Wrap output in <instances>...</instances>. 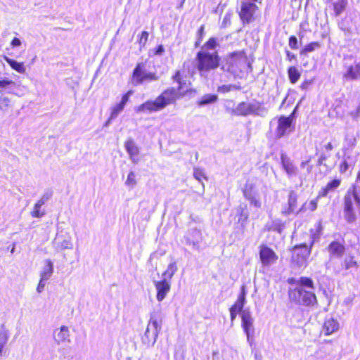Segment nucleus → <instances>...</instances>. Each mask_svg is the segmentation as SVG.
<instances>
[{"mask_svg": "<svg viewBox=\"0 0 360 360\" xmlns=\"http://www.w3.org/2000/svg\"><path fill=\"white\" fill-rule=\"evenodd\" d=\"M172 78L179 83L177 89L169 88L165 90L155 101H148L136 107L135 108L136 112L137 113L158 112L167 105L174 103L179 97V91L182 89L179 71H177Z\"/></svg>", "mask_w": 360, "mask_h": 360, "instance_id": "1", "label": "nucleus"}, {"mask_svg": "<svg viewBox=\"0 0 360 360\" xmlns=\"http://www.w3.org/2000/svg\"><path fill=\"white\" fill-rule=\"evenodd\" d=\"M359 188L354 184L349 188L344 197L343 216L347 222L354 223L357 216L360 215Z\"/></svg>", "mask_w": 360, "mask_h": 360, "instance_id": "2", "label": "nucleus"}, {"mask_svg": "<svg viewBox=\"0 0 360 360\" xmlns=\"http://www.w3.org/2000/svg\"><path fill=\"white\" fill-rule=\"evenodd\" d=\"M197 68L200 75L205 78L209 73L219 67V58L216 51L200 50L196 56Z\"/></svg>", "mask_w": 360, "mask_h": 360, "instance_id": "3", "label": "nucleus"}, {"mask_svg": "<svg viewBox=\"0 0 360 360\" xmlns=\"http://www.w3.org/2000/svg\"><path fill=\"white\" fill-rule=\"evenodd\" d=\"M309 246L307 243L295 245L292 249L291 264L294 268H304L307 265V259L311 254L314 239L309 236Z\"/></svg>", "mask_w": 360, "mask_h": 360, "instance_id": "4", "label": "nucleus"}, {"mask_svg": "<svg viewBox=\"0 0 360 360\" xmlns=\"http://www.w3.org/2000/svg\"><path fill=\"white\" fill-rule=\"evenodd\" d=\"M290 299L304 306H314L317 304L316 297L313 290L302 287H296L289 292Z\"/></svg>", "mask_w": 360, "mask_h": 360, "instance_id": "5", "label": "nucleus"}, {"mask_svg": "<svg viewBox=\"0 0 360 360\" xmlns=\"http://www.w3.org/2000/svg\"><path fill=\"white\" fill-rule=\"evenodd\" d=\"M162 322L160 320L151 316L146 330L143 341L148 345H153L158 337L159 333L161 330Z\"/></svg>", "mask_w": 360, "mask_h": 360, "instance_id": "6", "label": "nucleus"}, {"mask_svg": "<svg viewBox=\"0 0 360 360\" xmlns=\"http://www.w3.org/2000/svg\"><path fill=\"white\" fill-rule=\"evenodd\" d=\"M158 77L154 72H147L145 65L139 63L134 70L131 82L134 85L143 84L144 82L157 81Z\"/></svg>", "mask_w": 360, "mask_h": 360, "instance_id": "7", "label": "nucleus"}, {"mask_svg": "<svg viewBox=\"0 0 360 360\" xmlns=\"http://www.w3.org/2000/svg\"><path fill=\"white\" fill-rule=\"evenodd\" d=\"M243 193L244 198L250 202V205L257 209L261 208V195L259 190L252 184H245L243 188Z\"/></svg>", "mask_w": 360, "mask_h": 360, "instance_id": "8", "label": "nucleus"}, {"mask_svg": "<svg viewBox=\"0 0 360 360\" xmlns=\"http://www.w3.org/2000/svg\"><path fill=\"white\" fill-rule=\"evenodd\" d=\"M293 113L290 116H281L278 119V125L276 129V136L280 139L289 134L292 131Z\"/></svg>", "mask_w": 360, "mask_h": 360, "instance_id": "9", "label": "nucleus"}, {"mask_svg": "<svg viewBox=\"0 0 360 360\" xmlns=\"http://www.w3.org/2000/svg\"><path fill=\"white\" fill-rule=\"evenodd\" d=\"M229 63V70L232 72H236L237 70H241L245 67L247 58L243 51L233 53L230 56Z\"/></svg>", "mask_w": 360, "mask_h": 360, "instance_id": "10", "label": "nucleus"}, {"mask_svg": "<svg viewBox=\"0 0 360 360\" xmlns=\"http://www.w3.org/2000/svg\"><path fill=\"white\" fill-rule=\"evenodd\" d=\"M255 2L250 0H244L242 2L240 16L243 21L248 23L253 20L254 14L257 8Z\"/></svg>", "mask_w": 360, "mask_h": 360, "instance_id": "11", "label": "nucleus"}, {"mask_svg": "<svg viewBox=\"0 0 360 360\" xmlns=\"http://www.w3.org/2000/svg\"><path fill=\"white\" fill-rule=\"evenodd\" d=\"M258 110L257 103L241 102L233 110L232 113L237 116H248L256 113Z\"/></svg>", "mask_w": 360, "mask_h": 360, "instance_id": "12", "label": "nucleus"}, {"mask_svg": "<svg viewBox=\"0 0 360 360\" xmlns=\"http://www.w3.org/2000/svg\"><path fill=\"white\" fill-rule=\"evenodd\" d=\"M259 257L262 265L264 266H269L275 264L278 259V256L274 251L265 245L260 247Z\"/></svg>", "mask_w": 360, "mask_h": 360, "instance_id": "13", "label": "nucleus"}, {"mask_svg": "<svg viewBox=\"0 0 360 360\" xmlns=\"http://www.w3.org/2000/svg\"><path fill=\"white\" fill-rule=\"evenodd\" d=\"M342 77L346 81L360 80V62L355 61L354 64L345 65Z\"/></svg>", "mask_w": 360, "mask_h": 360, "instance_id": "14", "label": "nucleus"}, {"mask_svg": "<svg viewBox=\"0 0 360 360\" xmlns=\"http://www.w3.org/2000/svg\"><path fill=\"white\" fill-rule=\"evenodd\" d=\"M154 285L157 291L156 299L158 302H162L170 291L171 282L162 279L160 281H154Z\"/></svg>", "mask_w": 360, "mask_h": 360, "instance_id": "15", "label": "nucleus"}, {"mask_svg": "<svg viewBox=\"0 0 360 360\" xmlns=\"http://www.w3.org/2000/svg\"><path fill=\"white\" fill-rule=\"evenodd\" d=\"M133 93L134 92L131 90L128 91L122 96L121 101L111 108L110 120L115 119L122 112L129 99V97L133 94Z\"/></svg>", "mask_w": 360, "mask_h": 360, "instance_id": "16", "label": "nucleus"}, {"mask_svg": "<svg viewBox=\"0 0 360 360\" xmlns=\"http://www.w3.org/2000/svg\"><path fill=\"white\" fill-rule=\"evenodd\" d=\"M339 329V323L337 320L333 318H327L326 319L323 327H322V333L325 335H330Z\"/></svg>", "mask_w": 360, "mask_h": 360, "instance_id": "17", "label": "nucleus"}, {"mask_svg": "<svg viewBox=\"0 0 360 360\" xmlns=\"http://www.w3.org/2000/svg\"><path fill=\"white\" fill-rule=\"evenodd\" d=\"M242 326L247 335V340L250 341V331L252 328L253 319L248 311H242Z\"/></svg>", "mask_w": 360, "mask_h": 360, "instance_id": "18", "label": "nucleus"}, {"mask_svg": "<svg viewBox=\"0 0 360 360\" xmlns=\"http://www.w3.org/2000/svg\"><path fill=\"white\" fill-rule=\"evenodd\" d=\"M281 159L283 168L288 175L289 176L297 175V168L294 165L290 158L287 155L282 154Z\"/></svg>", "mask_w": 360, "mask_h": 360, "instance_id": "19", "label": "nucleus"}, {"mask_svg": "<svg viewBox=\"0 0 360 360\" xmlns=\"http://www.w3.org/2000/svg\"><path fill=\"white\" fill-rule=\"evenodd\" d=\"M125 148L130 156L131 160L134 163H137L139 160L136 158L139 153V149L134 142L129 140L125 143Z\"/></svg>", "mask_w": 360, "mask_h": 360, "instance_id": "20", "label": "nucleus"}, {"mask_svg": "<svg viewBox=\"0 0 360 360\" xmlns=\"http://www.w3.org/2000/svg\"><path fill=\"white\" fill-rule=\"evenodd\" d=\"M245 302V287H242L241 292L238 295V299L235 304L231 307V309L234 310V311L242 314V309L244 307Z\"/></svg>", "mask_w": 360, "mask_h": 360, "instance_id": "21", "label": "nucleus"}, {"mask_svg": "<svg viewBox=\"0 0 360 360\" xmlns=\"http://www.w3.org/2000/svg\"><path fill=\"white\" fill-rule=\"evenodd\" d=\"M328 250L330 255L340 257L345 252V246L338 242H333L328 247Z\"/></svg>", "mask_w": 360, "mask_h": 360, "instance_id": "22", "label": "nucleus"}, {"mask_svg": "<svg viewBox=\"0 0 360 360\" xmlns=\"http://www.w3.org/2000/svg\"><path fill=\"white\" fill-rule=\"evenodd\" d=\"M53 272V263L51 259H46L45 260V266L43 268V270L41 271L40 274V277L42 279L44 280H49Z\"/></svg>", "mask_w": 360, "mask_h": 360, "instance_id": "23", "label": "nucleus"}, {"mask_svg": "<svg viewBox=\"0 0 360 360\" xmlns=\"http://www.w3.org/2000/svg\"><path fill=\"white\" fill-rule=\"evenodd\" d=\"M4 60L11 67L12 69L20 74H25L26 72V68L23 63L18 62L13 60L7 56H4Z\"/></svg>", "mask_w": 360, "mask_h": 360, "instance_id": "24", "label": "nucleus"}, {"mask_svg": "<svg viewBox=\"0 0 360 360\" xmlns=\"http://www.w3.org/2000/svg\"><path fill=\"white\" fill-rule=\"evenodd\" d=\"M177 270L178 267L176 262L175 261L171 262L167 266V269L162 273V279H166L167 281H169V282H171V279L177 271Z\"/></svg>", "mask_w": 360, "mask_h": 360, "instance_id": "25", "label": "nucleus"}, {"mask_svg": "<svg viewBox=\"0 0 360 360\" xmlns=\"http://www.w3.org/2000/svg\"><path fill=\"white\" fill-rule=\"evenodd\" d=\"M9 338L8 330L4 323L0 326V358L2 356V349L7 343Z\"/></svg>", "mask_w": 360, "mask_h": 360, "instance_id": "26", "label": "nucleus"}, {"mask_svg": "<svg viewBox=\"0 0 360 360\" xmlns=\"http://www.w3.org/2000/svg\"><path fill=\"white\" fill-rule=\"evenodd\" d=\"M70 332L67 326L60 327V330L56 333L55 340L58 343L65 341H69Z\"/></svg>", "mask_w": 360, "mask_h": 360, "instance_id": "27", "label": "nucleus"}, {"mask_svg": "<svg viewBox=\"0 0 360 360\" xmlns=\"http://www.w3.org/2000/svg\"><path fill=\"white\" fill-rule=\"evenodd\" d=\"M297 195L294 191H291L288 196V208L285 211V214L288 215L295 212L297 206Z\"/></svg>", "mask_w": 360, "mask_h": 360, "instance_id": "28", "label": "nucleus"}, {"mask_svg": "<svg viewBox=\"0 0 360 360\" xmlns=\"http://www.w3.org/2000/svg\"><path fill=\"white\" fill-rule=\"evenodd\" d=\"M56 243L57 247L60 250L70 249L72 248V243L70 236L65 238H61L60 236H57L56 238Z\"/></svg>", "mask_w": 360, "mask_h": 360, "instance_id": "29", "label": "nucleus"}, {"mask_svg": "<svg viewBox=\"0 0 360 360\" xmlns=\"http://www.w3.org/2000/svg\"><path fill=\"white\" fill-rule=\"evenodd\" d=\"M218 99V96L214 94L204 95L200 100L198 102L199 106L206 105L210 103H215Z\"/></svg>", "mask_w": 360, "mask_h": 360, "instance_id": "30", "label": "nucleus"}, {"mask_svg": "<svg viewBox=\"0 0 360 360\" xmlns=\"http://www.w3.org/2000/svg\"><path fill=\"white\" fill-rule=\"evenodd\" d=\"M43 205L41 204L39 201H37L34 207L32 210L30 212V214L32 217L35 218H41L44 217L46 214L45 210L41 209Z\"/></svg>", "mask_w": 360, "mask_h": 360, "instance_id": "31", "label": "nucleus"}, {"mask_svg": "<svg viewBox=\"0 0 360 360\" xmlns=\"http://www.w3.org/2000/svg\"><path fill=\"white\" fill-rule=\"evenodd\" d=\"M340 183L341 181L340 179H334L328 183L326 187L323 188L322 195L323 196L327 195L330 191L335 190L340 185Z\"/></svg>", "mask_w": 360, "mask_h": 360, "instance_id": "32", "label": "nucleus"}, {"mask_svg": "<svg viewBox=\"0 0 360 360\" xmlns=\"http://www.w3.org/2000/svg\"><path fill=\"white\" fill-rule=\"evenodd\" d=\"M347 0H339L333 4V9L336 16H339L346 8Z\"/></svg>", "mask_w": 360, "mask_h": 360, "instance_id": "33", "label": "nucleus"}, {"mask_svg": "<svg viewBox=\"0 0 360 360\" xmlns=\"http://www.w3.org/2000/svg\"><path fill=\"white\" fill-rule=\"evenodd\" d=\"M288 74L289 79L292 84L296 83L300 77V72L295 67L289 68Z\"/></svg>", "mask_w": 360, "mask_h": 360, "instance_id": "34", "label": "nucleus"}, {"mask_svg": "<svg viewBox=\"0 0 360 360\" xmlns=\"http://www.w3.org/2000/svg\"><path fill=\"white\" fill-rule=\"evenodd\" d=\"M297 283L300 284L299 287H302L305 289L307 288L308 290H314V283L309 278L301 277Z\"/></svg>", "mask_w": 360, "mask_h": 360, "instance_id": "35", "label": "nucleus"}, {"mask_svg": "<svg viewBox=\"0 0 360 360\" xmlns=\"http://www.w3.org/2000/svg\"><path fill=\"white\" fill-rule=\"evenodd\" d=\"M317 207V200H311L309 203L305 202L302 205L300 209L297 212V214L299 212H304L307 210H310L311 211H314Z\"/></svg>", "mask_w": 360, "mask_h": 360, "instance_id": "36", "label": "nucleus"}, {"mask_svg": "<svg viewBox=\"0 0 360 360\" xmlns=\"http://www.w3.org/2000/svg\"><path fill=\"white\" fill-rule=\"evenodd\" d=\"M342 266L346 270H347L352 267H357L358 264L354 260V256L349 255L344 259Z\"/></svg>", "mask_w": 360, "mask_h": 360, "instance_id": "37", "label": "nucleus"}, {"mask_svg": "<svg viewBox=\"0 0 360 360\" xmlns=\"http://www.w3.org/2000/svg\"><path fill=\"white\" fill-rule=\"evenodd\" d=\"M15 84V82L7 77H0V91L8 89Z\"/></svg>", "mask_w": 360, "mask_h": 360, "instance_id": "38", "label": "nucleus"}, {"mask_svg": "<svg viewBox=\"0 0 360 360\" xmlns=\"http://www.w3.org/2000/svg\"><path fill=\"white\" fill-rule=\"evenodd\" d=\"M321 46L319 42H311L307 44L302 51L301 54L312 52Z\"/></svg>", "mask_w": 360, "mask_h": 360, "instance_id": "39", "label": "nucleus"}, {"mask_svg": "<svg viewBox=\"0 0 360 360\" xmlns=\"http://www.w3.org/2000/svg\"><path fill=\"white\" fill-rule=\"evenodd\" d=\"M125 184L131 188H133L136 185V174L134 172L129 173Z\"/></svg>", "mask_w": 360, "mask_h": 360, "instance_id": "40", "label": "nucleus"}, {"mask_svg": "<svg viewBox=\"0 0 360 360\" xmlns=\"http://www.w3.org/2000/svg\"><path fill=\"white\" fill-rule=\"evenodd\" d=\"M345 141L346 145L348 148H351L352 150L356 146L357 143V138L354 135H346L345 136Z\"/></svg>", "mask_w": 360, "mask_h": 360, "instance_id": "41", "label": "nucleus"}, {"mask_svg": "<svg viewBox=\"0 0 360 360\" xmlns=\"http://www.w3.org/2000/svg\"><path fill=\"white\" fill-rule=\"evenodd\" d=\"M217 46V41L214 38H211L201 48V50L205 49L206 51H215L214 49Z\"/></svg>", "mask_w": 360, "mask_h": 360, "instance_id": "42", "label": "nucleus"}, {"mask_svg": "<svg viewBox=\"0 0 360 360\" xmlns=\"http://www.w3.org/2000/svg\"><path fill=\"white\" fill-rule=\"evenodd\" d=\"M240 87L235 84L221 85L218 87V91L221 93H227L233 90H238Z\"/></svg>", "mask_w": 360, "mask_h": 360, "instance_id": "43", "label": "nucleus"}, {"mask_svg": "<svg viewBox=\"0 0 360 360\" xmlns=\"http://www.w3.org/2000/svg\"><path fill=\"white\" fill-rule=\"evenodd\" d=\"M193 176L199 182H202V179H207L203 170L200 168H194Z\"/></svg>", "mask_w": 360, "mask_h": 360, "instance_id": "44", "label": "nucleus"}, {"mask_svg": "<svg viewBox=\"0 0 360 360\" xmlns=\"http://www.w3.org/2000/svg\"><path fill=\"white\" fill-rule=\"evenodd\" d=\"M349 157H345L343 162L340 165V170L342 173L345 172L348 168L352 165V162H349Z\"/></svg>", "mask_w": 360, "mask_h": 360, "instance_id": "45", "label": "nucleus"}, {"mask_svg": "<svg viewBox=\"0 0 360 360\" xmlns=\"http://www.w3.org/2000/svg\"><path fill=\"white\" fill-rule=\"evenodd\" d=\"M289 46L292 49H298V46H297V39L296 38V37L295 36H291L290 38H289Z\"/></svg>", "mask_w": 360, "mask_h": 360, "instance_id": "46", "label": "nucleus"}, {"mask_svg": "<svg viewBox=\"0 0 360 360\" xmlns=\"http://www.w3.org/2000/svg\"><path fill=\"white\" fill-rule=\"evenodd\" d=\"M310 161H311V158L309 157L307 160H303L300 163V167L304 169V168L307 167V171L308 173H310L311 171V169H312V167L309 165V163L310 162Z\"/></svg>", "mask_w": 360, "mask_h": 360, "instance_id": "47", "label": "nucleus"}, {"mask_svg": "<svg viewBox=\"0 0 360 360\" xmlns=\"http://www.w3.org/2000/svg\"><path fill=\"white\" fill-rule=\"evenodd\" d=\"M149 34L146 31H143L141 33V36L139 40V44L144 46L148 40Z\"/></svg>", "mask_w": 360, "mask_h": 360, "instance_id": "48", "label": "nucleus"}, {"mask_svg": "<svg viewBox=\"0 0 360 360\" xmlns=\"http://www.w3.org/2000/svg\"><path fill=\"white\" fill-rule=\"evenodd\" d=\"M51 196V193H44L38 201L44 205L50 199Z\"/></svg>", "mask_w": 360, "mask_h": 360, "instance_id": "49", "label": "nucleus"}, {"mask_svg": "<svg viewBox=\"0 0 360 360\" xmlns=\"http://www.w3.org/2000/svg\"><path fill=\"white\" fill-rule=\"evenodd\" d=\"M46 280H44V279H42V278H40V281L39 282V284L37 287V291L40 293L44 289V287H45V281Z\"/></svg>", "mask_w": 360, "mask_h": 360, "instance_id": "50", "label": "nucleus"}, {"mask_svg": "<svg viewBox=\"0 0 360 360\" xmlns=\"http://www.w3.org/2000/svg\"><path fill=\"white\" fill-rule=\"evenodd\" d=\"M21 44H22V43H21L20 39L17 37H14L11 42V46L12 47H18V46H21Z\"/></svg>", "mask_w": 360, "mask_h": 360, "instance_id": "51", "label": "nucleus"}, {"mask_svg": "<svg viewBox=\"0 0 360 360\" xmlns=\"http://www.w3.org/2000/svg\"><path fill=\"white\" fill-rule=\"evenodd\" d=\"M285 53H286V58L289 61L296 59V56L294 53L290 52L288 50L285 51Z\"/></svg>", "mask_w": 360, "mask_h": 360, "instance_id": "52", "label": "nucleus"}, {"mask_svg": "<svg viewBox=\"0 0 360 360\" xmlns=\"http://www.w3.org/2000/svg\"><path fill=\"white\" fill-rule=\"evenodd\" d=\"M351 115L354 120H357L360 116V108L359 107L355 112H351Z\"/></svg>", "mask_w": 360, "mask_h": 360, "instance_id": "53", "label": "nucleus"}, {"mask_svg": "<svg viewBox=\"0 0 360 360\" xmlns=\"http://www.w3.org/2000/svg\"><path fill=\"white\" fill-rule=\"evenodd\" d=\"M326 159H327L326 155L322 154L318 160V162H317L318 165H323V163Z\"/></svg>", "mask_w": 360, "mask_h": 360, "instance_id": "54", "label": "nucleus"}, {"mask_svg": "<svg viewBox=\"0 0 360 360\" xmlns=\"http://www.w3.org/2000/svg\"><path fill=\"white\" fill-rule=\"evenodd\" d=\"M164 47L162 45H160L157 50H156V52L155 53L158 54V55H161L163 52H164Z\"/></svg>", "mask_w": 360, "mask_h": 360, "instance_id": "55", "label": "nucleus"}, {"mask_svg": "<svg viewBox=\"0 0 360 360\" xmlns=\"http://www.w3.org/2000/svg\"><path fill=\"white\" fill-rule=\"evenodd\" d=\"M238 313L234 311V310H232L230 309V315H231V321H233L236 316H237Z\"/></svg>", "mask_w": 360, "mask_h": 360, "instance_id": "56", "label": "nucleus"}, {"mask_svg": "<svg viewBox=\"0 0 360 360\" xmlns=\"http://www.w3.org/2000/svg\"><path fill=\"white\" fill-rule=\"evenodd\" d=\"M326 150L327 151H330L333 150V145L331 143H328V144H326L325 146H324Z\"/></svg>", "mask_w": 360, "mask_h": 360, "instance_id": "57", "label": "nucleus"}, {"mask_svg": "<svg viewBox=\"0 0 360 360\" xmlns=\"http://www.w3.org/2000/svg\"><path fill=\"white\" fill-rule=\"evenodd\" d=\"M111 120H110V118H109V119L108 120V121L105 122V126H108V125L110 124V121H111Z\"/></svg>", "mask_w": 360, "mask_h": 360, "instance_id": "58", "label": "nucleus"}, {"mask_svg": "<svg viewBox=\"0 0 360 360\" xmlns=\"http://www.w3.org/2000/svg\"><path fill=\"white\" fill-rule=\"evenodd\" d=\"M357 181H360V171L357 174Z\"/></svg>", "mask_w": 360, "mask_h": 360, "instance_id": "59", "label": "nucleus"}, {"mask_svg": "<svg viewBox=\"0 0 360 360\" xmlns=\"http://www.w3.org/2000/svg\"><path fill=\"white\" fill-rule=\"evenodd\" d=\"M14 252V247L11 249V252L13 253Z\"/></svg>", "mask_w": 360, "mask_h": 360, "instance_id": "60", "label": "nucleus"}, {"mask_svg": "<svg viewBox=\"0 0 360 360\" xmlns=\"http://www.w3.org/2000/svg\"><path fill=\"white\" fill-rule=\"evenodd\" d=\"M255 358L257 359V360H261L260 359H257V354H255Z\"/></svg>", "mask_w": 360, "mask_h": 360, "instance_id": "61", "label": "nucleus"}, {"mask_svg": "<svg viewBox=\"0 0 360 360\" xmlns=\"http://www.w3.org/2000/svg\"><path fill=\"white\" fill-rule=\"evenodd\" d=\"M185 0H183V1H184Z\"/></svg>", "mask_w": 360, "mask_h": 360, "instance_id": "62", "label": "nucleus"}]
</instances>
